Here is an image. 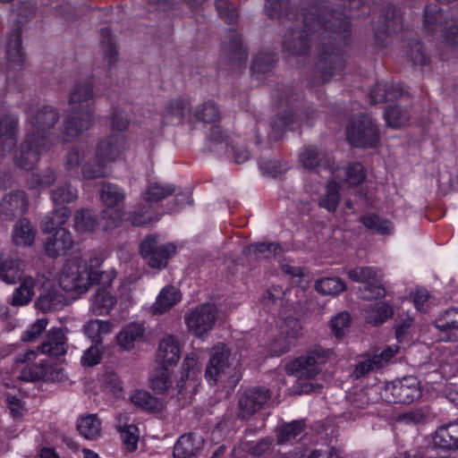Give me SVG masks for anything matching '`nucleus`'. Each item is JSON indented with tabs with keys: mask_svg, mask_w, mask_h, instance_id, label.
<instances>
[{
	"mask_svg": "<svg viewBox=\"0 0 458 458\" xmlns=\"http://www.w3.org/2000/svg\"><path fill=\"white\" fill-rule=\"evenodd\" d=\"M434 443L443 449H458V422L439 427L435 433Z\"/></svg>",
	"mask_w": 458,
	"mask_h": 458,
	"instance_id": "nucleus-29",
	"label": "nucleus"
},
{
	"mask_svg": "<svg viewBox=\"0 0 458 458\" xmlns=\"http://www.w3.org/2000/svg\"><path fill=\"white\" fill-rule=\"evenodd\" d=\"M180 301L181 293L174 286H166L162 289L153 304V313L164 314Z\"/></svg>",
	"mask_w": 458,
	"mask_h": 458,
	"instance_id": "nucleus-33",
	"label": "nucleus"
},
{
	"mask_svg": "<svg viewBox=\"0 0 458 458\" xmlns=\"http://www.w3.org/2000/svg\"><path fill=\"white\" fill-rule=\"evenodd\" d=\"M176 186L171 183H162L157 181H148L142 193L143 199L151 204L173 195Z\"/></svg>",
	"mask_w": 458,
	"mask_h": 458,
	"instance_id": "nucleus-30",
	"label": "nucleus"
},
{
	"mask_svg": "<svg viewBox=\"0 0 458 458\" xmlns=\"http://www.w3.org/2000/svg\"><path fill=\"white\" fill-rule=\"evenodd\" d=\"M181 344L173 335H165L158 342L156 361L161 366L172 367L177 364L181 357Z\"/></svg>",
	"mask_w": 458,
	"mask_h": 458,
	"instance_id": "nucleus-19",
	"label": "nucleus"
},
{
	"mask_svg": "<svg viewBox=\"0 0 458 458\" xmlns=\"http://www.w3.org/2000/svg\"><path fill=\"white\" fill-rule=\"evenodd\" d=\"M329 9L325 4L312 5L304 10L301 26L294 21L292 26L284 21L287 30L283 38V50L289 56H301L309 54L313 42L318 43L323 34L327 33V20L331 19Z\"/></svg>",
	"mask_w": 458,
	"mask_h": 458,
	"instance_id": "nucleus-2",
	"label": "nucleus"
},
{
	"mask_svg": "<svg viewBox=\"0 0 458 458\" xmlns=\"http://www.w3.org/2000/svg\"><path fill=\"white\" fill-rule=\"evenodd\" d=\"M216 11L221 19L232 24L236 22L238 13L234 4L228 0H215Z\"/></svg>",
	"mask_w": 458,
	"mask_h": 458,
	"instance_id": "nucleus-64",
	"label": "nucleus"
},
{
	"mask_svg": "<svg viewBox=\"0 0 458 458\" xmlns=\"http://www.w3.org/2000/svg\"><path fill=\"white\" fill-rule=\"evenodd\" d=\"M36 357L37 352L34 350L19 353L15 358L13 378L26 382H34L42 378L46 374V368L43 362L34 363Z\"/></svg>",
	"mask_w": 458,
	"mask_h": 458,
	"instance_id": "nucleus-12",
	"label": "nucleus"
},
{
	"mask_svg": "<svg viewBox=\"0 0 458 458\" xmlns=\"http://www.w3.org/2000/svg\"><path fill=\"white\" fill-rule=\"evenodd\" d=\"M331 352L320 346L314 347L286 366L288 373L299 379H311L321 372Z\"/></svg>",
	"mask_w": 458,
	"mask_h": 458,
	"instance_id": "nucleus-4",
	"label": "nucleus"
},
{
	"mask_svg": "<svg viewBox=\"0 0 458 458\" xmlns=\"http://www.w3.org/2000/svg\"><path fill=\"white\" fill-rule=\"evenodd\" d=\"M315 289L323 295H338L346 290V284L339 277H324L316 281Z\"/></svg>",
	"mask_w": 458,
	"mask_h": 458,
	"instance_id": "nucleus-48",
	"label": "nucleus"
},
{
	"mask_svg": "<svg viewBox=\"0 0 458 458\" xmlns=\"http://www.w3.org/2000/svg\"><path fill=\"white\" fill-rule=\"evenodd\" d=\"M101 45L105 65L110 67L117 61L118 47L115 45L110 30L107 29L101 30Z\"/></svg>",
	"mask_w": 458,
	"mask_h": 458,
	"instance_id": "nucleus-44",
	"label": "nucleus"
},
{
	"mask_svg": "<svg viewBox=\"0 0 458 458\" xmlns=\"http://www.w3.org/2000/svg\"><path fill=\"white\" fill-rule=\"evenodd\" d=\"M59 118V112L55 107L43 106L28 117V123L31 127L28 133H35L40 140L41 137L53 140L51 135L47 132L55 125Z\"/></svg>",
	"mask_w": 458,
	"mask_h": 458,
	"instance_id": "nucleus-15",
	"label": "nucleus"
},
{
	"mask_svg": "<svg viewBox=\"0 0 458 458\" xmlns=\"http://www.w3.org/2000/svg\"><path fill=\"white\" fill-rule=\"evenodd\" d=\"M30 199L22 190H13L5 193L0 200V214L7 219L23 216L29 210Z\"/></svg>",
	"mask_w": 458,
	"mask_h": 458,
	"instance_id": "nucleus-17",
	"label": "nucleus"
},
{
	"mask_svg": "<svg viewBox=\"0 0 458 458\" xmlns=\"http://www.w3.org/2000/svg\"><path fill=\"white\" fill-rule=\"evenodd\" d=\"M403 88L393 81L378 82L370 90L369 97L371 103H382L393 101L403 95Z\"/></svg>",
	"mask_w": 458,
	"mask_h": 458,
	"instance_id": "nucleus-28",
	"label": "nucleus"
},
{
	"mask_svg": "<svg viewBox=\"0 0 458 458\" xmlns=\"http://www.w3.org/2000/svg\"><path fill=\"white\" fill-rule=\"evenodd\" d=\"M76 427L81 436L93 440L100 436L101 420L97 414H88L78 419Z\"/></svg>",
	"mask_w": 458,
	"mask_h": 458,
	"instance_id": "nucleus-36",
	"label": "nucleus"
},
{
	"mask_svg": "<svg viewBox=\"0 0 458 458\" xmlns=\"http://www.w3.org/2000/svg\"><path fill=\"white\" fill-rule=\"evenodd\" d=\"M94 97L93 86L88 81L77 82L73 85L70 95L69 104L75 105L87 102Z\"/></svg>",
	"mask_w": 458,
	"mask_h": 458,
	"instance_id": "nucleus-53",
	"label": "nucleus"
},
{
	"mask_svg": "<svg viewBox=\"0 0 458 458\" xmlns=\"http://www.w3.org/2000/svg\"><path fill=\"white\" fill-rule=\"evenodd\" d=\"M18 118L12 114L0 115V157L10 152L17 142Z\"/></svg>",
	"mask_w": 458,
	"mask_h": 458,
	"instance_id": "nucleus-21",
	"label": "nucleus"
},
{
	"mask_svg": "<svg viewBox=\"0 0 458 458\" xmlns=\"http://www.w3.org/2000/svg\"><path fill=\"white\" fill-rule=\"evenodd\" d=\"M194 116L203 123H215L220 118V110L212 101L205 102L195 108Z\"/></svg>",
	"mask_w": 458,
	"mask_h": 458,
	"instance_id": "nucleus-56",
	"label": "nucleus"
},
{
	"mask_svg": "<svg viewBox=\"0 0 458 458\" xmlns=\"http://www.w3.org/2000/svg\"><path fill=\"white\" fill-rule=\"evenodd\" d=\"M272 441L269 438H260L257 442L242 439L232 450L233 458H259L267 453L271 447Z\"/></svg>",
	"mask_w": 458,
	"mask_h": 458,
	"instance_id": "nucleus-22",
	"label": "nucleus"
},
{
	"mask_svg": "<svg viewBox=\"0 0 458 458\" xmlns=\"http://www.w3.org/2000/svg\"><path fill=\"white\" fill-rule=\"evenodd\" d=\"M112 329V324L109 321L92 319L87 322L83 327L85 335L96 344L102 343V336L109 334Z\"/></svg>",
	"mask_w": 458,
	"mask_h": 458,
	"instance_id": "nucleus-46",
	"label": "nucleus"
},
{
	"mask_svg": "<svg viewBox=\"0 0 458 458\" xmlns=\"http://www.w3.org/2000/svg\"><path fill=\"white\" fill-rule=\"evenodd\" d=\"M381 281L382 279H379L378 281H370L365 284L363 287H360V297L366 301L383 298L386 295V289Z\"/></svg>",
	"mask_w": 458,
	"mask_h": 458,
	"instance_id": "nucleus-59",
	"label": "nucleus"
},
{
	"mask_svg": "<svg viewBox=\"0 0 458 458\" xmlns=\"http://www.w3.org/2000/svg\"><path fill=\"white\" fill-rule=\"evenodd\" d=\"M170 372L168 367L161 366L153 370L150 376V386L157 394L165 393L171 386Z\"/></svg>",
	"mask_w": 458,
	"mask_h": 458,
	"instance_id": "nucleus-49",
	"label": "nucleus"
},
{
	"mask_svg": "<svg viewBox=\"0 0 458 458\" xmlns=\"http://www.w3.org/2000/svg\"><path fill=\"white\" fill-rule=\"evenodd\" d=\"M123 142V138L114 134L101 140L97 146L96 158L106 164L115 161L121 154Z\"/></svg>",
	"mask_w": 458,
	"mask_h": 458,
	"instance_id": "nucleus-24",
	"label": "nucleus"
},
{
	"mask_svg": "<svg viewBox=\"0 0 458 458\" xmlns=\"http://www.w3.org/2000/svg\"><path fill=\"white\" fill-rule=\"evenodd\" d=\"M335 177L341 180L343 177L350 186H356L365 179L363 167L360 163L348 165L346 168L337 169Z\"/></svg>",
	"mask_w": 458,
	"mask_h": 458,
	"instance_id": "nucleus-50",
	"label": "nucleus"
},
{
	"mask_svg": "<svg viewBox=\"0 0 458 458\" xmlns=\"http://www.w3.org/2000/svg\"><path fill=\"white\" fill-rule=\"evenodd\" d=\"M102 260L98 257L89 258L83 263L67 261L62 268L59 284L66 292L84 293L95 284H104L106 275L99 270Z\"/></svg>",
	"mask_w": 458,
	"mask_h": 458,
	"instance_id": "nucleus-3",
	"label": "nucleus"
},
{
	"mask_svg": "<svg viewBox=\"0 0 458 458\" xmlns=\"http://www.w3.org/2000/svg\"><path fill=\"white\" fill-rule=\"evenodd\" d=\"M300 162L307 169L315 167H332V158L330 156L319 150L314 146L304 147L300 154Z\"/></svg>",
	"mask_w": 458,
	"mask_h": 458,
	"instance_id": "nucleus-25",
	"label": "nucleus"
},
{
	"mask_svg": "<svg viewBox=\"0 0 458 458\" xmlns=\"http://www.w3.org/2000/svg\"><path fill=\"white\" fill-rule=\"evenodd\" d=\"M125 211L119 208H106L101 213V220L103 222L104 231H113L120 225V224L125 219Z\"/></svg>",
	"mask_w": 458,
	"mask_h": 458,
	"instance_id": "nucleus-57",
	"label": "nucleus"
},
{
	"mask_svg": "<svg viewBox=\"0 0 458 458\" xmlns=\"http://www.w3.org/2000/svg\"><path fill=\"white\" fill-rule=\"evenodd\" d=\"M175 250L176 247L173 243L159 245L155 236H148L140 243L141 256L147 259L149 267L157 269L165 267Z\"/></svg>",
	"mask_w": 458,
	"mask_h": 458,
	"instance_id": "nucleus-11",
	"label": "nucleus"
},
{
	"mask_svg": "<svg viewBox=\"0 0 458 458\" xmlns=\"http://www.w3.org/2000/svg\"><path fill=\"white\" fill-rule=\"evenodd\" d=\"M74 246L72 234L65 228H58L45 243V251L49 258L66 254Z\"/></svg>",
	"mask_w": 458,
	"mask_h": 458,
	"instance_id": "nucleus-20",
	"label": "nucleus"
},
{
	"mask_svg": "<svg viewBox=\"0 0 458 458\" xmlns=\"http://www.w3.org/2000/svg\"><path fill=\"white\" fill-rule=\"evenodd\" d=\"M384 116L387 124L395 129L403 126L410 119L409 112L397 106L386 107Z\"/></svg>",
	"mask_w": 458,
	"mask_h": 458,
	"instance_id": "nucleus-58",
	"label": "nucleus"
},
{
	"mask_svg": "<svg viewBox=\"0 0 458 458\" xmlns=\"http://www.w3.org/2000/svg\"><path fill=\"white\" fill-rule=\"evenodd\" d=\"M428 418V410L421 407L398 414L396 420L404 424H419L425 422Z\"/></svg>",
	"mask_w": 458,
	"mask_h": 458,
	"instance_id": "nucleus-63",
	"label": "nucleus"
},
{
	"mask_svg": "<svg viewBox=\"0 0 458 458\" xmlns=\"http://www.w3.org/2000/svg\"><path fill=\"white\" fill-rule=\"evenodd\" d=\"M386 393L390 395V402L406 404L419 399L421 395L419 380L411 376L388 384Z\"/></svg>",
	"mask_w": 458,
	"mask_h": 458,
	"instance_id": "nucleus-13",
	"label": "nucleus"
},
{
	"mask_svg": "<svg viewBox=\"0 0 458 458\" xmlns=\"http://www.w3.org/2000/svg\"><path fill=\"white\" fill-rule=\"evenodd\" d=\"M339 1V6L344 9V13L334 9L329 13L331 19L327 20V33L323 34L318 43V54L314 67L313 85L325 83L343 71L345 61L340 44L336 42L345 38L342 34L349 30L350 20L360 17L356 12L366 8L364 0Z\"/></svg>",
	"mask_w": 458,
	"mask_h": 458,
	"instance_id": "nucleus-1",
	"label": "nucleus"
},
{
	"mask_svg": "<svg viewBox=\"0 0 458 458\" xmlns=\"http://www.w3.org/2000/svg\"><path fill=\"white\" fill-rule=\"evenodd\" d=\"M73 220L75 230L81 233H93L98 225L93 212L84 208L76 210Z\"/></svg>",
	"mask_w": 458,
	"mask_h": 458,
	"instance_id": "nucleus-45",
	"label": "nucleus"
},
{
	"mask_svg": "<svg viewBox=\"0 0 458 458\" xmlns=\"http://www.w3.org/2000/svg\"><path fill=\"white\" fill-rule=\"evenodd\" d=\"M44 354L49 356H60L65 354L67 351V338L64 331L60 328L50 329L45 341L38 347Z\"/></svg>",
	"mask_w": 458,
	"mask_h": 458,
	"instance_id": "nucleus-23",
	"label": "nucleus"
},
{
	"mask_svg": "<svg viewBox=\"0 0 458 458\" xmlns=\"http://www.w3.org/2000/svg\"><path fill=\"white\" fill-rule=\"evenodd\" d=\"M378 26H376V38H379L380 34L386 35L396 32L402 28V18L397 13L394 6H388L386 9V16L383 21H378Z\"/></svg>",
	"mask_w": 458,
	"mask_h": 458,
	"instance_id": "nucleus-35",
	"label": "nucleus"
},
{
	"mask_svg": "<svg viewBox=\"0 0 458 458\" xmlns=\"http://www.w3.org/2000/svg\"><path fill=\"white\" fill-rule=\"evenodd\" d=\"M347 140L353 147H374L379 140V131L374 119L366 114L355 117L347 128Z\"/></svg>",
	"mask_w": 458,
	"mask_h": 458,
	"instance_id": "nucleus-6",
	"label": "nucleus"
},
{
	"mask_svg": "<svg viewBox=\"0 0 458 458\" xmlns=\"http://www.w3.org/2000/svg\"><path fill=\"white\" fill-rule=\"evenodd\" d=\"M301 331V324L295 318H288L280 326V335H278L271 345V352L280 356L294 345V340Z\"/></svg>",
	"mask_w": 458,
	"mask_h": 458,
	"instance_id": "nucleus-18",
	"label": "nucleus"
},
{
	"mask_svg": "<svg viewBox=\"0 0 458 458\" xmlns=\"http://www.w3.org/2000/svg\"><path fill=\"white\" fill-rule=\"evenodd\" d=\"M304 429V423L302 420H295L288 424L283 425L277 436L276 442L278 445H284L294 440L300 436Z\"/></svg>",
	"mask_w": 458,
	"mask_h": 458,
	"instance_id": "nucleus-55",
	"label": "nucleus"
},
{
	"mask_svg": "<svg viewBox=\"0 0 458 458\" xmlns=\"http://www.w3.org/2000/svg\"><path fill=\"white\" fill-rule=\"evenodd\" d=\"M392 315L393 310L391 306L386 302L369 305L364 310V318L366 321L373 326L383 324Z\"/></svg>",
	"mask_w": 458,
	"mask_h": 458,
	"instance_id": "nucleus-42",
	"label": "nucleus"
},
{
	"mask_svg": "<svg viewBox=\"0 0 458 458\" xmlns=\"http://www.w3.org/2000/svg\"><path fill=\"white\" fill-rule=\"evenodd\" d=\"M270 396V391L264 387L246 390L239 397L237 416L242 420L251 418L262 409Z\"/></svg>",
	"mask_w": 458,
	"mask_h": 458,
	"instance_id": "nucleus-14",
	"label": "nucleus"
},
{
	"mask_svg": "<svg viewBox=\"0 0 458 458\" xmlns=\"http://www.w3.org/2000/svg\"><path fill=\"white\" fill-rule=\"evenodd\" d=\"M221 56L225 62L233 68H242L245 66L247 50L235 30H228L221 47Z\"/></svg>",
	"mask_w": 458,
	"mask_h": 458,
	"instance_id": "nucleus-16",
	"label": "nucleus"
},
{
	"mask_svg": "<svg viewBox=\"0 0 458 458\" xmlns=\"http://www.w3.org/2000/svg\"><path fill=\"white\" fill-rule=\"evenodd\" d=\"M234 357L231 351L223 344L215 345L210 352L207 364L205 377L212 385L223 379L231 370Z\"/></svg>",
	"mask_w": 458,
	"mask_h": 458,
	"instance_id": "nucleus-10",
	"label": "nucleus"
},
{
	"mask_svg": "<svg viewBox=\"0 0 458 458\" xmlns=\"http://www.w3.org/2000/svg\"><path fill=\"white\" fill-rule=\"evenodd\" d=\"M217 318V310L214 304L204 303L186 312L184 321L190 332L198 337L210 331Z\"/></svg>",
	"mask_w": 458,
	"mask_h": 458,
	"instance_id": "nucleus-9",
	"label": "nucleus"
},
{
	"mask_svg": "<svg viewBox=\"0 0 458 458\" xmlns=\"http://www.w3.org/2000/svg\"><path fill=\"white\" fill-rule=\"evenodd\" d=\"M54 146V140L41 137V140L35 133H27L24 142L21 145L14 157L15 165L25 171H30L39 161L40 155Z\"/></svg>",
	"mask_w": 458,
	"mask_h": 458,
	"instance_id": "nucleus-5",
	"label": "nucleus"
},
{
	"mask_svg": "<svg viewBox=\"0 0 458 458\" xmlns=\"http://www.w3.org/2000/svg\"><path fill=\"white\" fill-rule=\"evenodd\" d=\"M203 441L200 437L193 434H185L179 437L174 447V458H191L195 456L201 449Z\"/></svg>",
	"mask_w": 458,
	"mask_h": 458,
	"instance_id": "nucleus-26",
	"label": "nucleus"
},
{
	"mask_svg": "<svg viewBox=\"0 0 458 458\" xmlns=\"http://www.w3.org/2000/svg\"><path fill=\"white\" fill-rule=\"evenodd\" d=\"M35 286L36 280L32 276H25L20 286L15 289L11 303L14 306L28 304L35 294Z\"/></svg>",
	"mask_w": 458,
	"mask_h": 458,
	"instance_id": "nucleus-41",
	"label": "nucleus"
},
{
	"mask_svg": "<svg viewBox=\"0 0 458 458\" xmlns=\"http://www.w3.org/2000/svg\"><path fill=\"white\" fill-rule=\"evenodd\" d=\"M304 119L301 114H293L292 111L287 110L276 115L271 123L272 131L275 137H279L281 133L289 126L299 120Z\"/></svg>",
	"mask_w": 458,
	"mask_h": 458,
	"instance_id": "nucleus-52",
	"label": "nucleus"
},
{
	"mask_svg": "<svg viewBox=\"0 0 458 458\" xmlns=\"http://www.w3.org/2000/svg\"><path fill=\"white\" fill-rule=\"evenodd\" d=\"M348 277L358 283L367 284L382 279L381 271L372 267H356L347 272Z\"/></svg>",
	"mask_w": 458,
	"mask_h": 458,
	"instance_id": "nucleus-51",
	"label": "nucleus"
},
{
	"mask_svg": "<svg viewBox=\"0 0 458 458\" xmlns=\"http://www.w3.org/2000/svg\"><path fill=\"white\" fill-rule=\"evenodd\" d=\"M339 186L335 182H329L327 185V192L320 199L319 206L328 211H335L339 203Z\"/></svg>",
	"mask_w": 458,
	"mask_h": 458,
	"instance_id": "nucleus-62",
	"label": "nucleus"
},
{
	"mask_svg": "<svg viewBox=\"0 0 458 458\" xmlns=\"http://www.w3.org/2000/svg\"><path fill=\"white\" fill-rule=\"evenodd\" d=\"M36 231L27 218L19 219L13 225L12 240L17 246L29 247L35 241Z\"/></svg>",
	"mask_w": 458,
	"mask_h": 458,
	"instance_id": "nucleus-31",
	"label": "nucleus"
},
{
	"mask_svg": "<svg viewBox=\"0 0 458 458\" xmlns=\"http://www.w3.org/2000/svg\"><path fill=\"white\" fill-rule=\"evenodd\" d=\"M435 326L441 331L458 329V309H449L435 321Z\"/></svg>",
	"mask_w": 458,
	"mask_h": 458,
	"instance_id": "nucleus-61",
	"label": "nucleus"
},
{
	"mask_svg": "<svg viewBox=\"0 0 458 458\" xmlns=\"http://www.w3.org/2000/svg\"><path fill=\"white\" fill-rule=\"evenodd\" d=\"M190 110V104L182 98L169 101L163 113V119L166 123H180Z\"/></svg>",
	"mask_w": 458,
	"mask_h": 458,
	"instance_id": "nucleus-34",
	"label": "nucleus"
},
{
	"mask_svg": "<svg viewBox=\"0 0 458 458\" xmlns=\"http://www.w3.org/2000/svg\"><path fill=\"white\" fill-rule=\"evenodd\" d=\"M423 29L430 34L440 30L447 44L453 46L458 44V23L454 20L447 21L436 4H428L425 7Z\"/></svg>",
	"mask_w": 458,
	"mask_h": 458,
	"instance_id": "nucleus-8",
	"label": "nucleus"
},
{
	"mask_svg": "<svg viewBox=\"0 0 458 458\" xmlns=\"http://www.w3.org/2000/svg\"><path fill=\"white\" fill-rule=\"evenodd\" d=\"M94 106L87 104L79 110L72 112L64 117L62 123V142L74 140L94 124Z\"/></svg>",
	"mask_w": 458,
	"mask_h": 458,
	"instance_id": "nucleus-7",
	"label": "nucleus"
},
{
	"mask_svg": "<svg viewBox=\"0 0 458 458\" xmlns=\"http://www.w3.org/2000/svg\"><path fill=\"white\" fill-rule=\"evenodd\" d=\"M143 333L144 328L141 325L131 323L117 335V344L125 351L131 350L134 347V343L143 337Z\"/></svg>",
	"mask_w": 458,
	"mask_h": 458,
	"instance_id": "nucleus-37",
	"label": "nucleus"
},
{
	"mask_svg": "<svg viewBox=\"0 0 458 458\" xmlns=\"http://www.w3.org/2000/svg\"><path fill=\"white\" fill-rule=\"evenodd\" d=\"M126 193L123 188L112 182H104L100 190V199L106 208H113L123 202Z\"/></svg>",
	"mask_w": 458,
	"mask_h": 458,
	"instance_id": "nucleus-38",
	"label": "nucleus"
},
{
	"mask_svg": "<svg viewBox=\"0 0 458 458\" xmlns=\"http://www.w3.org/2000/svg\"><path fill=\"white\" fill-rule=\"evenodd\" d=\"M50 197L55 205H64L75 201L79 193L75 187L65 182L53 189Z\"/></svg>",
	"mask_w": 458,
	"mask_h": 458,
	"instance_id": "nucleus-47",
	"label": "nucleus"
},
{
	"mask_svg": "<svg viewBox=\"0 0 458 458\" xmlns=\"http://www.w3.org/2000/svg\"><path fill=\"white\" fill-rule=\"evenodd\" d=\"M276 62L275 55L269 52H260L254 56L251 70L255 73L269 72Z\"/></svg>",
	"mask_w": 458,
	"mask_h": 458,
	"instance_id": "nucleus-60",
	"label": "nucleus"
},
{
	"mask_svg": "<svg viewBox=\"0 0 458 458\" xmlns=\"http://www.w3.org/2000/svg\"><path fill=\"white\" fill-rule=\"evenodd\" d=\"M116 303L115 297L106 290L98 291L92 298L90 310L96 316L107 315Z\"/></svg>",
	"mask_w": 458,
	"mask_h": 458,
	"instance_id": "nucleus-39",
	"label": "nucleus"
},
{
	"mask_svg": "<svg viewBox=\"0 0 458 458\" xmlns=\"http://www.w3.org/2000/svg\"><path fill=\"white\" fill-rule=\"evenodd\" d=\"M21 32L20 28L14 29L9 36L6 46V55L9 62L13 64H21L24 55L21 51Z\"/></svg>",
	"mask_w": 458,
	"mask_h": 458,
	"instance_id": "nucleus-43",
	"label": "nucleus"
},
{
	"mask_svg": "<svg viewBox=\"0 0 458 458\" xmlns=\"http://www.w3.org/2000/svg\"><path fill=\"white\" fill-rule=\"evenodd\" d=\"M245 255H253L256 259H270L283 253V248L276 242H258L243 249Z\"/></svg>",
	"mask_w": 458,
	"mask_h": 458,
	"instance_id": "nucleus-32",
	"label": "nucleus"
},
{
	"mask_svg": "<svg viewBox=\"0 0 458 458\" xmlns=\"http://www.w3.org/2000/svg\"><path fill=\"white\" fill-rule=\"evenodd\" d=\"M359 220L368 229L373 230L379 234H391L393 233V225L387 219H383L377 215L363 216Z\"/></svg>",
	"mask_w": 458,
	"mask_h": 458,
	"instance_id": "nucleus-54",
	"label": "nucleus"
},
{
	"mask_svg": "<svg viewBox=\"0 0 458 458\" xmlns=\"http://www.w3.org/2000/svg\"><path fill=\"white\" fill-rule=\"evenodd\" d=\"M64 305V295L52 286L45 288L35 301V307L43 312L57 310Z\"/></svg>",
	"mask_w": 458,
	"mask_h": 458,
	"instance_id": "nucleus-27",
	"label": "nucleus"
},
{
	"mask_svg": "<svg viewBox=\"0 0 458 458\" xmlns=\"http://www.w3.org/2000/svg\"><path fill=\"white\" fill-rule=\"evenodd\" d=\"M22 269L21 261L12 258L0 259V279L6 284H13L21 279Z\"/></svg>",
	"mask_w": 458,
	"mask_h": 458,
	"instance_id": "nucleus-40",
	"label": "nucleus"
}]
</instances>
